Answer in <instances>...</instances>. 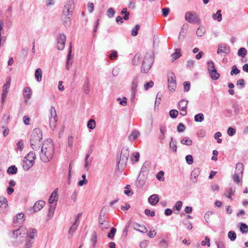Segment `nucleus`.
Instances as JSON below:
<instances>
[{
  "instance_id": "1",
  "label": "nucleus",
  "mask_w": 248,
  "mask_h": 248,
  "mask_svg": "<svg viewBox=\"0 0 248 248\" xmlns=\"http://www.w3.org/2000/svg\"><path fill=\"white\" fill-rule=\"evenodd\" d=\"M54 153L53 142L50 139L44 141L39 154L41 160L44 162H49L53 157Z\"/></svg>"
},
{
  "instance_id": "2",
  "label": "nucleus",
  "mask_w": 248,
  "mask_h": 248,
  "mask_svg": "<svg viewBox=\"0 0 248 248\" xmlns=\"http://www.w3.org/2000/svg\"><path fill=\"white\" fill-rule=\"evenodd\" d=\"M42 133L40 129L35 128L33 130L30 139V145L34 150H38L42 144Z\"/></svg>"
},
{
  "instance_id": "3",
  "label": "nucleus",
  "mask_w": 248,
  "mask_h": 248,
  "mask_svg": "<svg viewBox=\"0 0 248 248\" xmlns=\"http://www.w3.org/2000/svg\"><path fill=\"white\" fill-rule=\"evenodd\" d=\"M129 155V151L128 149L123 148L122 150L120 158L117 163L119 170H122L126 166Z\"/></svg>"
},
{
  "instance_id": "4",
  "label": "nucleus",
  "mask_w": 248,
  "mask_h": 248,
  "mask_svg": "<svg viewBox=\"0 0 248 248\" xmlns=\"http://www.w3.org/2000/svg\"><path fill=\"white\" fill-rule=\"evenodd\" d=\"M153 62V58L149 54H146L142 63L141 70L142 73H146L151 69Z\"/></svg>"
},
{
  "instance_id": "5",
  "label": "nucleus",
  "mask_w": 248,
  "mask_h": 248,
  "mask_svg": "<svg viewBox=\"0 0 248 248\" xmlns=\"http://www.w3.org/2000/svg\"><path fill=\"white\" fill-rule=\"evenodd\" d=\"M185 19L188 22L193 24L200 23V19L195 12H187L185 14Z\"/></svg>"
},
{
  "instance_id": "6",
  "label": "nucleus",
  "mask_w": 248,
  "mask_h": 248,
  "mask_svg": "<svg viewBox=\"0 0 248 248\" xmlns=\"http://www.w3.org/2000/svg\"><path fill=\"white\" fill-rule=\"evenodd\" d=\"M49 112V125L50 128L53 130L56 126V123L57 121L56 111L54 107L52 106L50 108Z\"/></svg>"
},
{
  "instance_id": "7",
  "label": "nucleus",
  "mask_w": 248,
  "mask_h": 248,
  "mask_svg": "<svg viewBox=\"0 0 248 248\" xmlns=\"http://www.w3.org/2000/svg\"><path fill=\"white\" fill-rule=\"evenodd\" d=\"M175 76L173 73L169 74L168 78V88L170 91H174L176 87Z\"/></svg>"
},
{
  "instance_id": "8",
  "label": "nucleus",
  "mask_w": 248,
  "mask_h": 248,
  "mask_svg": "<svg viewBox=\"0 0 248 248\" xmlns=\"http://www.w3.org/2000/svg\"><path fill=\"white\" fill-rule=\"evenodd\" d=\"M82 214L81 213H78L75 217V221L72 223L71 226L70 227L69 230V234L72 235L74 232L77 230L78 225V220L81 217Z\"/></svg>"
},
{
  "instance_id": "9",
  "label": "nucleus",
  "mask_w": 248,
  "mask_h": 248,
  "mask_svg": "<svg viewBox=\"0 0 248 248\" xmlns=\"http://www.w3.org/2000/svg\"><path fill=\"white\" fill-rule=\"evenodd\" d=\"M66 38V36L64 34L59 35L57 39V48L59 50H62L64 48Z\"/></svg>"
},
{
  "instance_id": "10",
  "label": "nucleus",
  "mask_w": 248,
  "mask_h": 248,
  "mask_svg": "<svg viewBox=\"0 0 248 248\" xmlns=\"http://www.w3.org/2000/svg\"><path fill=\"white\" fill-rule=\"evenodd\" d=\"M27 233V230L23 226H20L18 229H16L13 232V235H15L16 237L20 236L23 237L26 235Z\"/></svg>"
},
{
  "instance_id": "11",
  "label": "nucleus",
  "mask_w": 248,
  "mask_h": 248,
  "mask_svg": "<svg viewBox=\"0 0 248 248\" xmlns=\"http://www.w3.org/2000/svg\"><path fill=\"white\" fill-rule=\"evenodd\" d=\"M230 49L229 46L226 44H220L218 46V49L217 51V54L220 53H224L225 54L229 53Z\"/></svg>"
},
{
  "instance_id": "12",
  "label": "nucleus",
  "mask_w": 248,
  "mask_h": 248,
  "mask_svg": "<svg viewBox=\"0 0 248 248\" xmlns=\"http://www.w3.org/2000/svg\"><path fill=\"white\" fill-rule=\"evenodd\" d=\"M59 197L58 195V188H56L51 194L48 199V202L50 204H52L55 202L58 201Z\"/></svg>"
},
{
  "instance_id": "13",
  "label": "nucleus",
  "mask_w": 248,
  "mask_h": 248,
  "mask_svg": "<svg viewBox=\"0 0 248 248\" xmlns=\"http://www.w3.org/2000/svg\"><path fill=\"white\" fill-rule=\"evenodd\" d=\"M45 205V202L44 201L40 200L36 202L33 205V212H36L40 211Z\"/></svg>"
},
{
  "instance_id": "14",
  "label": "nucleus",
  "mask_w": 248,
  "mask_h": 248,
  "mask_svg": "<svg viewBox=\"0 0 248 248\" xmlns=\"http://www.w3.org/2000/svg\"><path fill=\"white\" fill-rule=\"evenodd\" d=\"M36 235L37 230L36 229L30 228L27 230V233H26V238H29V239H32V240H34V239Z\"/></svg>"
},
{
  "instance_id": "15",
  "label": "nucleus",
  "mask_w": 248,
  "mask_h": 248,
  "mask_svg": "<svg viewBox=\"0 0 248 248\" xmlns=\"http://www.w3.org/2000/svg\"><path fill=\"white\" fill-rule=\"evenodd\" d=\"M160 135L158 139L160 143H163L164 140L165 139V134L166 132V128L165 126L161 125L159 128Z\"/></svg>"
},
{
  "instance_id": "16",
  "label": "nucleus",
  "mask_w": 248,
  "mask_h": 248,
  "mask_svg": "<svg viewBox=\"0 0 248 248\" xmlns=\"http://www.w3.org/2000/svg\"><path fill=\"white\" fill-rule=\"evenodd\" d=\"M244 171V166L242 163L238 162L236 165L235 171L234 174L243 176Z\"/></svg>"
},
{
  "instance_id": "17",
  "label": "nucleus",
  "mask_w": 248,
  "mask_h": 248,
  "mask_svg": "<svg viewBox=\"0 0 248 248\" xmlns=\"http://www.w3.org/2000/svg\"><path fill=\"white\" fill-rule=\"evenodd\" d=\"M71 13H63L62 15V20L63 21L65 26H69L70 22V15H71Z\"/></svg>"
},
{
  "instance_id": "18",
  "label": "nucleus",
  "mask_w": 248,
  "mask_h": 248,
  "mask_svg": "<svg viewBox=\"0 0 248 248\" xmlns=\"http://www.w3.org/2000/svg\"><path fill=\"white\" fill-rule=\"evenodd\" d=\"M72 53V46L71 43L70 44L69 50H68V54L67 56V62H66V68L67 70L69 69V66L72 64V62H71V60L73 59V56L71 55Z\"/></svg>"
},
{
  "instance_id": "19",
  "label": "nucleus",
  "mask_w": 248,
  "mask_h": 248,
  "mask_svg": "<svg viewBox=\"0 0 248 248\" xmlns=\"http://www.w3.org/2000/svg\"><path fill=\"white\" fill-rule=\"evenodd\" d=\"M34 164V162L24 158L22 167L25 170H29Z\"/></svg>"
},
{
  "instance_id": "20",
  "label": "nucleus",
  "mask_w": 248,
  "mask_h": 248,
  "mask_svg": "<svg viewBox=\"0 0 248 248\" xmlns=\"http://www.w3.org/2000/svg\"><path fill=\"white\" fill-rule=\"evenodd\" d=\"M139 79L138 77H135L132 82V86H131V90L132 92L133 97L135 96V93L137 91V88L138 87Z\"/></svg>"
},
{
  "instance_id": "21",
  "label": "nucleus",
  "mask_w": 248,
  "mask_h": 248,
  "mask_svg": "<svg viewBox=\"0 0 248 248\" xmlns=\"http://www.w3.org/2000/svg\"><path fill=\"white\" fill-rule=\"evenodd\" d=\"M31 91L30 87H26L23 91V95L25 97V101L27 102L29 99L31 97Z\"/></svg>"
},
{
  "instance_id": "22",
  "label": "nucleus",
  "mask_w": 248,
  "mask_h": 248,
  "mask_svg": "<svg viewBox=\"0 0 248 248\" xmlns=\"http://www.w3.org/2000/svg\"><path fill=\"white\" fill-rule=\"evenodd\" d=\"M200 174V170L199 169H195L193 170L191 173V180L194 183H196L197 181V178Z\"/></svg>"
},
{
  "instance_id": "23",
  "label": "nucleus",
  "mask_w": 248,
  "mask_h": 248,
  "mask_svg": "<svg viewBox=\"0 0 248 248\" xmlns=\"http://www.w3.org/2000/svg\"><path fill=\"white\" fill-rule=\"evenodd\" d=\"M159 199L156 194L152 195L148 199L149 202L152 205H155L159 202Z\"/></svg>"
},
{
  "instance_id": "24",
  "label": "nucleus",
  "mask_w": 248,
  "mask_h": 248,
  "mask_svg": "<svg viewBox=\"0 0 248 248\" xmlns=\"http://www.w3.org/2000/svg\"><path fill=\"white\" fill-rule=\"evenodd\" d=\"M134 229L140 232L146 233L148 230L145 226L140 225L138 223H135L134 225Z\"/></svg>"
},
{
  "instance_id": "25",
  "label": "nucleus",
  "mask_w": 248,
  "mask_h": 248,
  "mask_svg": "<svg viewBox=\"0 0 248 248\" xmlns=\"http://www.w3.org/2000/svg\"><path fill=\"white\" fill-rule=\"evenodd\" d=\"M140 134V133L138 131L134 130L131 132L130 135L128 136V139L130 141L134 140L138 138Z\"/></svg>"
},
{
  "instance_id": "26",
  "label": "nucleus",
  "mask_w": 248,
  "mask_h": 248,
  "mask_svg": "<svg viewBox=\"0 0 248 248\" xmlns=\"http://www.w3.org/2000/svg\"><path fill=\"white\" fill-rule=\"evenodd\" d=\"M221 12V11L220 10H217L216 14H213L212 15V18L214 20H217L218 22H220L222 19Z\"/></svg>"
},
{
  "instance_id": "27",
  "label": "nucleus",
  "mask_w": 248,
  "mask_h": 248,
  "mask_svg": "<svg viewBox=\"0 0 248 248\" xmlns=\"http://www.w3.org/2000/svg\"><path fill=\"white\" fill-rule=\"evenodd\" d=\"M42 71L41 68H38L36 70L35 72V78L38 82H40L42 80Z\"/></svg>"
},
{
  "instance_id": "28",
  "label": "nucleus",
  "mask_w": 248,
  "mask_h": 248,
  "mask_svg": "<svg viewBox=\"0 0 248 248\" xmlns=\"http://www.w3.org/2000/svg\"><path fill=\"white\" fill-rule=\"evenodd\" d=\"M24 215L22 213L18 214L16 216V218L14 219V223H19V224L21 223L24 221Z\"/></svg>"
},
{
  "instance_id": "29",
  "label": "nucleus",
  "mask_w": 248,
  "mask_h": 248,
  "mask_svg": "<svg viewBox=\"0 0 248 248\" xmlns=\"http://www.w3.org/2000/svg\"><path fill=\"white\" fill-rule=\"evenodd\" d=\"M181 56L180 49H176L175 52L171 55V57L172 58V61H174L176 60Z\"/></svg>"
},
{
  "instance_id": "30",
  "label": "nucleus",
  "mask_w": 248,
  "mask_h": 248,
  "mask_svg": "<svg viewBox=\"0 0 248 248\" xmlns=\"http://www.w3.org/2000/svg\"><path fill=\"white\" fill-rule=\"evenodd\" d=\"M10 82H11V78H8V79L6 83H5L3 85V88H2V93H7L8 92V89L10 87Z\"/></svg>"
},
{
  "instance_id": "31",
  "label": "nucleus",
  "mask_w": 248,
  "mask_h": 248,
  "mask_svg": "<svg viewBox=\"0 0 248 248\" xmlns=\"http://www.w3.org/2000/svg\"><path fill=\"white\" fill-rule=\"evenodd\" d=\"M36 158V155L33 152H30L25 157L27 160H29L31 161L32 162H34V160Z\"/></svg>"
},
{
  "instance_id": "32",
  "label": "nucleus",
  "mask_w": 248,
  "mask_h": 248,
  "mask_svg": "<svg viewBox=\"0 0 248 248\" xmlns=\"http://www.w3.org/2000/svg\"><path fill=\"white\" fill-rule=\"evenodd\" d=\"M181 143L182 144L190 146L192 144V140L188 137H185L181 140Z\"/></svg>"
},
{
  "instance_id": "33",
  "label": "nucleus",
  "mask_w": 248,
  "mask_h": 248,
  "mask_svg": "<svg viewBox=\"0 0 248 248\" xmlns=\"http://www.w3.org/2000/svg\"><path fill=\"white\" fill-rule=\"evenodd\" d=\"M187 102V101L185 100L184 99H182L180 101L178 105L180 110L186 109Z\"/></svg>"
},
{
  "instance_id": "34",
  "label": "nucleus",
  "mask_w": 248,
  "mask_h": 248,
  "mask_svg": "<svg viewBox=\"0 0 248 248\" xmlns=\"http://www.w3.org/2000/svg\"><path fill=\"white\" fill-rule=\"evenodd\" d=\"M8 205L7 199L4 197H0V207L2 208H5Z\"/></svg>"
},
{
  "instance_id": "35",
  "label": "nucleus",
  "mask_w": 248,
  "mask_h": 248,
  "mask_svg": "<svg viewBox=\"0 0 248 248\" xmlns=\"http://www.w3.org/2000/svg\"><path fill=\"white\" fill-rule=\"evenodd\" d=\"M211 78L213 80H217L219 77V74L217 72V70L209 72Z\"/></svg>"
},
{
  "instance_id": "36",
  "label": "nucleus",
  "mask_w": 248,
  "mask_h": 248,
  "mask_svg": "<svg viewBox=\"0 0 248 248\" xmlns=\"http://www.w3.org/2000/svg\"><path fill=\"white\" fill-rule=\"evenodd\" d=\"M56 205V203H55L54 205L51 204V205H50L48 212V216L49 217H51L53 216L54 211L55 210Z\"/></svg>"
},
{
  "instance_id": "37",
  "label": "nucleus",
  "mask_w": 248,
  "mask_h": 248,
  "mask_svg": "<svg viewBox=\"0 0 248 248\" xmlns=\"http://www.w3.org/2000/svg\"><path fill=\"white\" fill-rule=\"evenodd\" d=\"M207 65H208V72L210 71H213L216 70V69L215 66V64L214 62L210 60L207 62Z\"/></svg>"
},
{
  "instance_id": "38",
  "label": "nucleus",
  "mask_w": 248,
  "mask_h": 248,
  "mask_svg": "<svg viewBox=\"0 0 248 248\" xmlns=\"http://www.w3.org/2000/svg\"><path fill=\"white\" fill-rule=\"evenodd\" d=\"M240 230L242 233H247L248 232V226L244 223H240Z\"/></svg>"
},
{
  "instance_id": "39",
  "label": "nucleus",
  "mask_w": 248,
  "mask_h": 248,
  "mask_svg": "<svg viewBox=\"0 0 248 248\" xmlns=\"http://www.w3.org/2000/svg\"><path fill=\"white\" fill-rule=\"evenodd\" d=\"M204 120V115L202 113H200L196 114L194 117V120L196 122H202Z\"/></svg>"
},
{
  "instance_id": "40",
  "label": "nucleus",
  "mask_w": 248,
  "mask_h": 248,
  "mask_svg": "<svg viewBox=\"0 0 248 248\" xmlns=\"http://www.w3.org/2000/svg\"><path fill=\"white\" fill-rule=\"evenodd\" d=\"M17 171V168L15 166H11L8 168L7 172L9 174H15L16 173Z\"/></svg>"
},
{
  "instance_id": "41",
  "label": "nucleus",
  "mask_w": 248,
  "mask_h": 248,
  "mask_svg": "<svg viewBox=\"0 0 248 248\" xmlns=\"http://www.w3.org/2000/svg\"><path fill=\"white\" fill-rule=\"evenodd\" d=\"M74 4V2L73 0H67L64 5V7H65L70 10H72L73 8Z\"/></svg>"
},
{
  "instance_id": "42",
  "label": "nucleus",
  "mask_w": 248,
  "mask_h": 248,
  "mask_svg": "<svg viewBox=\"0 0 248 248\" xmlns=\"http://www.w3.org/2000/svg\"><path fill=\"white\" fill-rule=\"evenodd\" d=\"M247 50L245 48L241 47L238 51L237 55L242 58L245 57L247 54Z\"/></svg>"
},
{
  "instance_id": "43",
  "label": "nucleus",
  "mask_w": 248,
  "mask_h": 248,
  "mask_svg": "<svg viewBox=\"0 0 248 248\" xmlns=\"http://www.w3.org/2000/svg\"><path fill=\"white\" fill-rule=\"evenodd\" d=\"M34 240L26 238V241L24 245L23 248H31L32 244L33 243Z\"/></svg>"
},
{
  "instance_id": "44",
  "label": "nucleus",
  "mask_w": 248,
  "mask_h": 248,
  "mask_svg": "<svg viewBox=\"0 0 248 248\" xmlns=\"http://www.w3.org/2000/svg\"><path fill=\"white\" fill-rule=\"evenodd\" d=\"M205 30L203 27L199 28L196 31V34L198 36L202 37L205 33Z\"/></svg>"
},
{
  "instance_id": "45",
  "label": "nucleus",
  "mask_w": 248,
  "mask_h": 248,
  "mask_svg": "<svg viewBox=\"0 0 248 248\" xmlns=\"http://www.w3.org/2000/svg\"><path fill=\"white\" fill-rule=\"evenodd\" d=\"M91 241L92 244V246L93 248L95 247L96 243L97 242V234L94 232L92 235Z\"/></svg>"
},
{
  "instance_id": "46",
  "label": "nucleus",
  "mask_w": 248,
  "mask_h": 248,
  "mask_svg": "<svg viewBox=\"0 0 248 248\" xmlns=\"http://www.w3.org/2000/svg\"><path fill=\"white\" fill-rule=\"evenodd\" d=\"M87 127L89 129H93L95 127V121L93 119H90L88 122Z\"/></svg>"
},
{
  "instance_id": "47",
  "label": "nucleus",
  "mask_w": 248,
  "mask_h": 248,
  "mask_svg": "<svg viewBox=\"0 0 248 248\" xmlns=\"http://www.w3.org/2000/svg\"><path fill=\"white\" fill-rule=\"evenodd\" d=\"M242 175L234 174L232 176V179L235 183L238 184L242 182Z\"/></svg>"
},
{
  "instance_id": "48",
  "label": "nucleus",
  "mask_w": 248,
  "mask_h": 248,
  "mask_svg": "<svg viewBox=\"0 0 248 248\" xmlns=\"http://www.w3.org/2000/svg\"><path fill=\"white\" fill-rule=\"evenodd\" d=\"M140 26L137 24L131 31V35L133 36H136L138 35V31L139 30Z\"/></svg>"
},
{
  "instance_id": "49",
  "label": "nucleus",
  "mask_w": 248,
  "mask_h": 248,
  "mask_svg": "<svg viewBox=\"0 0 248 248\" xmlns=\"http://www.w3.org/2000/svg\"><path fill=\"white\" fill-rule=\"evenodd\" d=\"M183 222L187 229L190 230L192 228V225L191 223L189 221L187 218H185Z\"/></svg>"
},
{
  "instance_id": "50",
  "label": "nucleus",
  "mask_w": 248,
  "mask_h": 248,
  "mask_svg": "<svg viewBox=\"0 0 248 248\" xmlns=\"http://www.w3.org/2000/svg\"><path fill=\"white\" fill-rule=\"evenodd\" d=\"M164 175V171L160 170L156 174V178L158 180L163 182L164 181V178L163 177V176Z\"/></svg>"
},
{
  "instance_id": "51",
  "label": "nucleus",
  "mask_w": 248,
  "mask_h": 248,
  "mask_svg": "<svg viewBox=\"0 0 248 248\" xmlns=\"http://www.w3.org/2000/svg\"><path fill=\"white\" fill-rule=\"evenodd\" d=\"M228 237L231 241H234L236 238V235L235 232L233 231H231L229 232Z\"/></svg>"
},
{
  "instance_id": "52",
  "label": "nucleus",
  "mask_w": 248,
  "mask_h": 248,
  "mask_svg": "<svg viewBox=\"0 0 248 248\" xmlns=\"http://www.w3.org/2000/svg\"><path fill=\"white\" fill-rule=\"evenodd\" d=\"M170 147L174 152L177 151V146L175 142H173V138H171L170 142Z\"/></svg>"
},
{
  "instance_id": "53",
  "label": "nucleus",
  "mask_w": 248,
  "mask_h": 248,
  "mask_svg": "<svg viewBox=\"0 0 248 248\" xmlns=\"http://www.w3.org/2000/svg\"><path fill=\"white\" fill-rule=\"evenodd\" d=\"M116 232V229L115 228H111L110 232L108 234V237L109 238L113 239L114 237L115 233Z\"/></svg>"
},
{
  "instance_id": "54",
  "label": "nucleus",
  "mask_w": 248,
  "mask_h": 248,
  "mask_svg": "<svg viewBox=\"0 0 248 248\" xmlns=\"http://www.w3.org/2000/svg\"><path fill=\"white\" fill-rule=\"evenodd\" d=\"M223 195L230 199H232V196L233 195L232 189L229 188L228 191L224 193Z\"/></svg>"
},
{
  "instance_id": "55",
  "label": "nucleus",
  "mask_w": 248,
  "mask_h": 248,
  "mask_svg": "<svg viewBox=\"0 0 248 248\" xmlns=\"http://www.w3.org/2000/svg\"><path fill=\"white\" fill-rule=\"evenodd\" d=\"M85 89H84V93L86 94H88L90 93L89 90V80L88 79H87L86 81L85 82Z\"/></svg>"
},
{
  "instance_id": "56",
  "label": "nucleus",
  "mask_w": 248,
  "mask_h": 248,
  "mask_svg": "<svg viewBox=\"0 0 248 248\" xmlns=\"http://www.w3.org/2000/svg\"><path fill=\"white\" fill-rule=\"evenodd\" d=\"M115 13L113 8H109L107 10V16L109 18L112 17L114 16Z\"/></svg>"
},
{
  "instance_id": "57",
  "label": "nucleus",
  "mask_w": 248,
  "mask_h": 248,
  "mask_svg": "<svg viewBox=\"0 0 248 248\" xmlns=\"http://www.w3.org/2000/svg\"><path fill=\"white\" fill-rule=\"evenodd\" d=\"M154 82L152 80L144 84V88L145 91H147L149 88H152L154 86Z\"/></svg>"
},
{
  "instance_id": "58",
  "label": "nucleus",
  "mask_w": 248,
  "mask_h": 248,
  "mask_svg": "<svg viewBox=\"0 0 248 248\" xmlns=\"http://www.w3.org/2000/svg\"><path fill=\"white\" fill-rule=\"evenodd\" d=\"M240 73V70L237 68L236 65H233L232 67V69L231 71V75H237Z\"/></svg>"
},
{
  "instance_id": "59",
  "label": "nucleus",
  "mask_w": 248,
  "mask_h": 248,
  "mask_svg": "<svg viewBox=\"0 0 248 248\" xmlns=\"http://www.w3.org/2000/svg\"><path fill=\"white\" fill-rule=\"evenodd\" d=\"M109 227L108 222H105L104 223H99V227L102 230H105L107 229Z\"/></svg>"
},
{
  "instance_id": "60",
  "label": "nucleus",
  "mask_w": 248,
  "mask_h": 248,
  "mask_svg": "<svg viewBox=\"0 0 248 248\" xmlns=\"http://www.w3.org/2000/svg\"><path fill=\"white\" fill-rule=\"evenodd\" d=\"M178 114V111L176 109H171L170 111V115L172 118H176Z\"/></svg>"
},
{
  "instance_id": "61",
  "label": "nucleus",
  "mask_w": 248,
  "mask_h": 248,
  "mask_svg": "<svg viewBox=\"0 0 248 248\" xmlns=\"http://www.w3.org/2000/svg\"><path fill=\"white\" fill-rule=\"evenodd\" d=\"M140 55H136L132 60V63L133 65H138L139 63V60L140 58Z\"/></svg>"
},
{
  "instance_id": "62",
  "label": "nucleus",
  "mask_w": 248,
  "mask_h": 248,
  "mask_svg": "<svg viewBox=\"0 0 248 248\" xmlns=\"http://www.w3.org/2000/svg\"><path fill=\"white\" fill-rule=\"evenodd\" d=\"M201 245L202 246H204L206 245H207V246L208 247H210V238L208 236H206L205 237V241H202L201 242Z\"/></svg>"
},
{
  "instance_id": "63",
  "label": "nucleus",
  "mask_w": 248,
  "mask_h": 248,
  "mask_svg": "<svg viewBox=\"0 0 248 248\" xmlns=\"http://www.w3.org/2000/svg\"><path fill=\"white\" fill-rule=\"evenodd\" d=\"M117 51L113 50L111 51V53L110 54L109 57L111 60H114L117 57Z\"/></svg>"
},
{
  "instance_id": "64",
  "label": "nucleus",
  "mask_w": 248,
  "mask_h": 248,
  "mask_svg": "<svg viewBox=\"0 0 248 248\" xmlns=\"http://www.w3.org/2000/svg\"><path fill=\"white\" fill-rule=\"evenodd\" d=\"M186 160L188 164L191 165L193 163V157L191 155H187L186 157Z\"/></svg>"
}]
</instances>
